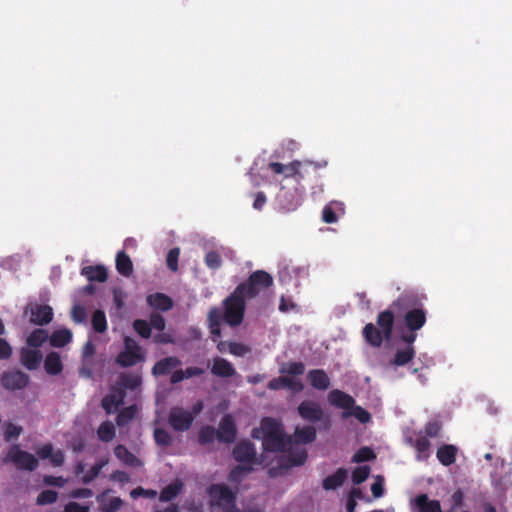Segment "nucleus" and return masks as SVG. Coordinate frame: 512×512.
<instances>
[{
	"mask_svg": "<svg viewBox=\"0 0 512 512\" xmlns=\"http://www.w3.org/2000/svg\"><path fill=\"white\" fill-rule=\"evenodd\" d=\"M401 327L409 331H419L427 320V311L422 298L413 291H405L392 302Z\"/></svg>",
	"mask_w": 512,
	"mask_h": 512,
	"instance_id": "obj_1",
	"label": "nucleus"
},
{
	"mask_svg": "<svg viewBox=\"0 0 512 512\" xmlns=\"http://www.w3.org/2000/svg\"><path fill=\"white\" fill-rule=\"evenodd\" d=\"M255 439H262V446L267 452H284L291 437L286 436L282 424L271 417L261 420L260 428H254L251 433Z\"/></svg>",
	"mask_w": 512,
	"mask_h": 512,
	"instance_id": "obj_2",
	"label": "nucleus"
},
{
	"mask_svg": "<svg viewBox=\"0 0 512 512\" xmlns=\"http://www.w3.org/2000/svg\"><path fill=\"white\" fill-rule=\"evenodd\" d=\"M396 318V310L393 309L391 304L388 309L381 311L377 315V326L373 323H368L364 326L362 335L365 341L370 346L379 348L382 346L384 341L391 340Z\"/></svg>",
	"mask_w": 512,
	"mask_h": 512,
	"instance_id": "obj_3",
	"label": "nucleus"
},
{
	"mask_svg": "<svg viewBox=\"0 0 512 512\" xmlns=\"http://www.w3.org/2000/svg\"><path fill=\"white\" fill-rule=\"evenodd\" d=\"M274 279L271 274L265 270H256L252 272L248 278L240 283L235 289L246 300L258 298L266 290L272 287Z\"/></svg>",
	"mask_w": 512,
	"mask_h": 512,
	"instance_id": "obj_4",
	"label": "nucleus"
},
{
	"mask_svg": "<svg viewBox=\"0 0 512 512\" xmlns=\"http://www.w3.org/2000/svg\"><path fill=\"white\" fill-rule=\"evenodd\" d=\"M210 508L218 507L223 512H240L235 493L225 484H211L207 488Z\"/></svg>",
	"mask_w": 512,
	"mask_h": 512,
	"instance_id": "obj_5",
	"label": "nucleus"
},
{
	"mask_svg": "<svg viewBox=\"0 0 512 512\" xmlns=\"http://www.w3.org/2000/svg\"><path fill=\"white\" fill-rule=\"evenodd\" d=\"M246 299L234 289L223 301V320L231 327L239 326L244 319Z\"/></svg>",
	"mask_w": 512,
	"mask_h": 512,
	"instance_id": "obj_6",
	"label": "nucleus"
},
{
	"mask_svg": "<svg viewBox=\"0 0 512 512\" xmlns=\"http://www.w3.org/2000/svg\"><path fill=\"white\" fill-rule=\"evenodd\" d=\"M145 360L142 347L132 338H124V350L117 357L116 362L121 367H131Z\"/></svg>",
	"mask_w": 512,
	"mask_h": 512,
	"instance_id": "obj_7",
	"label": "nucleus"
},
{
	"mask_svg": "<svg viewBox=\"0 0 512 512\" xmlns=\"http://www.w3.org/2000/svg\"><path fill=\"white\" fill-rule=\"evenodd\" d=\"M5 461L15 464L19 470L34 471L39 465L38 459L33 454L20 449L18 445L10 447Z\"/></svg>",
	"mask_w": 512,
	"mask_h": 512,
	"instance_id": "obj_8",
	"label": "nucleus"
},
{
	"mask_svg": "<svg viewBox=\"0 0 512 512\" xmlns=\"http://www.w3.org/2000/svg\"><path fill=\"white\" fill-rule=\"evenodd\" d=\"M29 383V375L18 369L5 371L1 375V384L8 391L24 390Z\"/></svg>",
	"mask_w": 512,
	"mask_h": 512,
	"instance_id": "obj_9",
	"label": "nucleus"
},
{
	"mask_svg": "<svg viewBox=\"0 0 512 512\" xmlns=\"http://www.w3.org/2000/svg\"><path fill=\"white\" fill-rule=\"evenodd\" d=\"M233 458L243 464L251 465L258 464L257 453L255 445L249 440H242L238 442L232 451Z\"/></svg>",
	"mask_w": 512,
	"mask_h": 512,
	"instance_id": "obj_10",
	"label": "nucleus"
},
{
	"mask_svg": "<svg viewBox=\"0 0 512 512\" xmlns=\"http://www.w3.org/2000/svg\"><path fill=\"white\" fill-rule=\"evenodd\" d=\"M168 422L175 431H187L193 423V414L181 407H173L170 410Z\"/></svg>",
	"mask_w": 512,
	"mask_h": 512,
	"instance_id": "obj_11",
	"label": "nucleus"
},
{
	"mask_svg": "<svg viewBox=\"0 0 512 512\" xmlns=\"http://www.w3.org/2000/svg\"><path fill=\"white\" fill-rule=\"evenodd\" d=\"M298 415L306 422L317 423L324 418L321 406L313 400H303L297 407Z\"/></svg>",
	"mask_w": 512,
	"mask_h": 512,
	"instance_id": "obj_12",
	"label": "nucleus"
},
{
	"mask_svg": "<svg viewBox=\"0 0 512 512\" xmlns=\"http://www.w3.org/2000/svg\"><path fill=\"white\" fill-rule=\"evenodd\" d=\"M284 452L287 453L283 463V467L285 468L301 466L306 462L308 457L306 448L295 444L292 439L291 442L287 443V447Z\"/></svg>",
	"mask_w": 512,
	"mask_h": 512,
	"instance_id": "obj_13",
	"label": "nucleus"
},
{
	"mask_svg": "<svg viewBox=\"0 0 512 512\" xmlns=\"http://www.w3.org/2000/svg\"><path fill=\"white\" fill-rule=\"evenodd\" d=\"M217 430V440L226 444L233 443L236 439L237 428L233 417L226 414L222 417Z\"/></svg>",
	"mask_w": 512,
	"mask_h": 512,
	"instance_id": "obj_14",
	"label": "nucleus"
},
{
	"mask_svg": "<svg viewBox=\"0 0 512 512\" xmlns=\"http://www.w3.org/2000/svg\"><path fill=\"white\" fill-rule=\"evenodd\" d=\"M267 388L273 391L287 388L294 393H299L303 391L304 385L300 379H294L281 374V376L271 379L267 384Z\"/></svg>",
	"mask_w": 512,
	"mask_h": 512,
	"instance_id": "obj_15",
	"label": "nucleus"
},
{
	"mask_svg": "<svg viewBox=\"0 0 512 512\" xmlns=\"http://www.w3.org/2000/svg\"><path fill=\"white\" fill-rule=\"evenodd\" d=\"M53 319V309L49 305L34 304L30 307V322L43 326Z\"/></svg>",
	"mask_w": 512,
	"mask_h": 512,
	"instance_id": "obj_16",
	"label": "nucleus"
},
{
	"mask_svg": "<svg viewBox=\"0 0 512 512\" xmlns=\"http://www.w3.org/2000/svg\"><path fill=\"white\" fill-rule=\"evenodd\" d=\"M125 392L122 388H111L110 392L102 399L101 406L107 414H111L124 403Z\"/></svg>",
	"mask_w": 512,
	"mask_h": 512,
	"instance_id": "obj_17",
	"label": "nucleus"
},
{
	"mask_svg": "<svg viewBox=\"0 0 512 512\" xmlns=\"http://www.w3.org/2000/svg\"><path fill=\"white\" fill-rule=\"evenodd\" d=\"M328 401L330 405L346 411L351 410L355 404V400L351 395L339 389H334L329 392Z\"/></svg>",
	"mask_w": 512,
	"mask_h": 512,
	"instance_id": "obj_18",
	"label": "nucleus"
},
{
	"mask_svg": "<svg viewBox=\"0 0 512 512\" xmlns=\"http://www.w3.org/2000/svg\"><path fill=\"white\" fill-rule=\"evenodd\" d=\"M42 353L36 349L21 348L20 362L28 370H36L42 361Z\"/></svg>",
	"mask_w": 512,
	"mask_h": 512,
	"instance_id": "obj_19",
	"label": "nucleus"
},
{
	"mask_svg": "<svg viewBox=\"0 0 512 512\" xmlns=\"http://www.w3.org/2000/svg\"><path fill=\"white\" fill-rule=\"evenodd\" d=\"M311 167L313 168V170L317 169V166H313L311 162H301L295 160L285 166L284 174L285 177H294L296 181H301L302 179H304L305 174Z\"/></svg>",
	"mask_w": 512,
	"mask_h": 512,
	"instance_id": "obj_20",
	"label": "nucleus"
},
{
	"mask_svg": "<svg viewBox=\"0 0 512 512\" xmlns=\"http://www.w3.org/2000/svg\"><path fill=\"white\" fill-rule=\"evenodd\" d=\"M310 385L320 391L327 390L330 386V378L323 369H312L307 374Z\"/></svg>",
	"mask_w": 512,
	"mask_h": 512,
	"instance_id": "obj_21",
	"label": "nucleus"
},
{
	"mask_svg": "<svg viewBox=\"0 0 512 512\" xmlns=\"http://www.w3.org/2000/svg\"><path fill=\"white\" fill-rule=\"evenodd\" d=\"M211 373L217 377L228 378L234 376L236 370L227 359L215 357L212 362Z\"/></svg>",
	"mask_w": 512,
	"mask_h": 512,
	"instance_id": "obj_22",
	"label": "nucleus"
},
{
	"mask_svg": "<svg viewBox=\"0 0 512 512\" xmlns=\"http://www.w3.org/2000/svg\"><path fill=\"white\" fill-rule=\"evenodd\" d=\"M208 326L211 335L213 336V341H216V338L221 336V322L223 320V312L218 307H212L209 310L208 317Z\"/></svg>",
	"mask_w": 512,
	"mask_h": 512,
	"instance_id": "obj_23",
	"label": "nucleus"
},
{
	"mask_svg": "<svg viewBox=\"0 0 512 512\" xmlns=\"http://www.w3.org/2000/svg\"><path fill=\"white\" fill-rule=\"evenodd\" d=\"M316 429L313 426L297 427L292 436H290L295 444H310L316 439Z\"/></svg>",
	"mask_w": 512,
	"mask_h": 512,
	"instance_id": "obj_24",
	"label": "nucleus"
},
{
	"mask_svg": "<svg viewBox=\"0 0 512 512\" xmlns=\"http://www.w3.org/2000/svg\"><path fill=\"white\" fill-rule=\"evenodd\" d=\"M348 477V471L345 468H338L335 473L327 476L322 481V487L326 491L335 490L343 485Z\"/></svg>",
	"mask_w": 512,
	"mask_h": 512,
	"instance_id": "obj_25",
	"label": "nucleus"
},
{
	"mask_svg": "<svg viewBox=\"0 0 512 512\" xmlns=\"http://www.w3.org/2000/svg\"><path fill=\"white\" fill-rule=\"evenodd\" d=\"M179 365H181V361L176 356L165 357L154 364L152 367V373L155 376L167 375L173 368H176Z\"/></svg>",
	"mask_w": 512,
	"mask_h": 512,
	"instance_id": "obj_26",
	"label": "nucleus"
},
{
	"mask_svg": "<svg viewBox=\"0 0 512 512\" xmlns=\"http://www.w3.org/2000/svg\"><path fill=\"white\" fill-rule=\"evenodd\" d=\"M146 300L149 306L163 312L169 311L173 307L172 299L164 293L157 292L150 294L147 296Z\"/></svg>",
	"mask_w": 512,
	"mask_h": 512,
	"instance_id": "obj_27",
	"label": "nucleus"
},
{
	"mask_svg": "<svg viewBox=\"0 0 512 512\" xmlns=\"http://www.w3.org/2000/svg\"><path fill=\"white\" fill-rule=\"evenodd\" d=\"M81 274L90 282H105L108 278V272L105 266H85L81 269Z\"/></svg>",
	"mask_w": 512,
	"mask_h": 512,
	"instance_id": "obj_28",
	"label": "nucleus"
},
{
	"mask_svg": "<svg viewBox=\"0 0 512 512\" xmlns=\"http://www.w3.org/2000/svg\"><path fill=\"white\" fill-rule=\"evenodd\" d=\"M458 449L451 444H444L437 450L436 457L443 466H450L456 461Z\"/></svg>",
	"mask_w": 512,
	"mask_h": 512,
	"instance_id": "obj_29",
	"label": "nucleus"
},
{
	"mask_svg": "<svg viewBox=\"0 0 512 512\" xmlns=\"http://www.w3.org/2000/svg\"><path fill=\"white\" fill-rule=\"evenodd\" d=\"M45 371L50 375H58L63 370L61 357L57 352H50L44 360Z\"/></svg>",
	"mask_w": 512,
	"mask_h": 512,
	"instance_id": "obj_30",
	"label": "nucleus"
},
{
	"mask_svg": "<svg viewBox=\"0 0 512 512\" xmlns=\"http://www.w3.org/2000/svg\"><path fill=\"white\" fill-rule=\"evenodd\" d=\"M115 265L118 273L124 277H129L133 273V263L124 251H119L117 253Z\"/></svg>",
	"mask_w": 512,
	"mask_h": 512,
	"instance_id": "obj_31",
	"label": "nucleus"
},
{
	"mask_svg": "<svg viewBox=\"0 0 512 512\" xmlns=\"http://www.w3.org/2000/svg\"><path fill=\"white\" fill-rule=\"evenodd\" d=\"M52 347L61 348L72 341V332L67 328L55 330L49 338Z\"/></svg>",
	"mask_w": 512,
	"mask_h": 512,
	"instance_id": "obj_32",
	"label": "nucleus"
},
{
	"mask_svg": "<svg viewBox=\"0 0 512 512\" xmlns=\"http://www.w3.org/2000/svg\"><path fill=\"white\" fill-rule=\"evenodd\" d=\"M419 512H442L440 501L429 500L427 494H420L415 499Z\"/></svg>",
	"mask_w": 512,
	"mask_h": 512,
	"instance_id": "obj_33",
	"label": "nucleus"
},
{
	"mask_svg": "<svg viewBox=\"0 0 512 512\" xmlns=\"http://www.w3.org/2000/svg\"><path fill=\"white\" fill-rule=\"evenodd\" d=\"M114 454L121 462L128 466L135 467L141 465L140 460L122 444H118L114 448Z\"/></svg>",
	"mask_w": 512,
	"mask_h": 512,
	"instance_id": "obj_34",
	"label": "nucleus"
},
{
	"mask_svg": "<svg viewBox=\"0 0 512 512\" xmlns=\"http://www.w3.org/2000/svg\"><path fill=\"white\" fill-rule=\"evenodd\" d=\"M183 483L179 480L173 481L164 487L159 495V500L161 502H169L175 499L180 492L182 491Z\"/></svg>",
	"mask_w": 512,
	"mask_h": 512,
	"instance_id": "obj_35",
	"label": "nucleus"
},
{
	"mask_svg": "<svg viewBox=\"0 0 512 512\" xmlns=\"http://www.w3.org/2000/svg\"><path fill=\"white\" fill-rule=\"evenodd\" d=\"M414 347H405L404 349H397L392 364L396 366H404L408 364L415 357Z\"/></svg>",
	"mask_w": 512,
	"mask_h": 512,
	"instance_id": "obj_36",
	"label": "nucleus"
},
{
	"mask_svg": "<svg viewBox=\"0 0 512 512\" xmlns=\"http://www.w3.org/2000/svg\"><path fill=\"white\" fill-rule=\"evenodd\" d=\"M279 372L282 375L300 376L305 372V365L300 361L287 362L280 366Z\"/></svg>",
	"mask_w": 512,
	"mask_h": 512,
	"instance_id": "obj_37",
	"label": "nucleus"
},
{
	"mask_svg": "<svg viewBox=\"0 0 512 512\" xmlns=\"http://www.w3.org/2000/svg\"><path fill=\"white\" fill-rule=\"evenodd\" d=\"M48 332L44 329L38 328L33 330L26 339L28 346L38 348L43 345L48 339Z\"/></svg>",
	"mask_w": 512,
	"mask_h": 512,
	"instance_id": "obj_38",
	"label": "nucleus"
},
{
	"mask_svg": "<svg viewBox=\"0 0 512 512\" xmlns=\"http://www.w3.org/2000/svg\"><path fill=\"white\" fill-rule=\"evenodd\" d=\"M98 438L105 443L112 441L115 437V427L110 421H104L97 429Z\"/></svg>",
	"mask_w": 512,
	"mask_h": 512,
	"instance_id": "obj_39",
	"label": "nucleus"
},
{
	"mask_svg": "<svg viewBox=\"0 0 512 512\" xmlns=\"http://www.w3.org/2000/svg\"><path fill=\"white\" fill-rule=\"evenodd\" d=\"M137 408L135 405H131L123 408L116 417V424L119 427H124L130 423L135 417Z\"/></svg>",
	"mask_w": 512,
	"mask_h": 512,
	"instance_id": "obj_40",
	"label": "nucleus"
},
{
	"mask_svg": "<svg viewBox=\"0 0 512 512\" xmlns=\"http://www.w3.org/2000/svg\"><path fill=\"white\" fill-rule=\"evenodd\" d=\"M253 470L254 468L251 465H237L230 471L228 479L231 482L239 483L245 475L251 473Z\"/></svg>",
	"mask_w": 512,
	"mask_h": 512,
	"instance_id": "obj_41",
	"label": "nucleus"
},
{
	"mask_svg": "<svg viewBox=\"0 0 512 512\" xmlns=\"http://www.w3.org/2000/svg\"><path fill=\"white\" fill-rule=\"evenodd\" d=\"M354 416L359 422L365 424L371 420V414L361 406H353L352 411H344L343 418Z\"/></svg>",
	"mask_w": 512,
	"mask_h": 512,
	"instance_id": "obj_42",
	"label": "nucleus"
},
{
	"mask_svg": "<svg viewBox=\"0 0 512 512\" xmlns=\"http://www.w3.org/2000/svg\"><path fill=\"white\" fill-rule=\"evenodd\" d=\"M217 439V430L212 426H204L200 429L198 441L201 445L213 443Z\"/></svg>",
	"mask_w": 512,
	"mask_h": 512,
	"instance_id": "obj_43",
	"label": "nucleus"
},
{
	"mask_svg": "<svg viewBox=\"0 0 512 512\" xmlns=\"http://www.w3.org/2000/svg\"><path fill=\"white\" fill-rule=\"evenodd\" d=\"M92 327L97 333H103L107 329V320L104 311L95 310L92 315Z\"/></svg>",
	"mask_w": 512,
	"mask_h": 512,
	"instance_id": "obj_44",
	"label": "nucleus"
},
{
	"mask_svg": "<svg viewBox=\"0 0 512 512\" xmlns=\"http://www.w3.org/2000/svg\"><path fill=\"white\" fill-rule=\"evenodd\" d=\"M376 458L374 451L367 446L361 447L357 450V452L352 457L353 463H361L366 461H371Z\"/></svg>",
	"mask_w": 512,
	"mask_h": 512,
	"instance_id": "obj_45",
	"label": "nucleus"
},
{
	"mask_svg": "<svg viewBox=\"0 0 512 512\" xmlns=\"http://www.w3.org/2000/svg\"><path fill=\"white\" fill-rule=\"evenodd\" d=\"M370 471H371V469L368 465H362V466L356 467L352 471V475H351L352 482L356 485L363 483L369 477Z\"/></svg>",
	"mask_w": 512,
	"mask_h": 512,
	"instance_id": "obj_46",
	"label": "nucleus"
},
{
	"mask_svg": "<svg viewBox=\"0 0 512 512\" xmlns=\"http://www.w3.org/2000/svg\"><path fill=\"white\" fill-rule=\"evenodd\" d=\"M108 463V460H102L99 463L93 465L89 471L82 477V482L84 484L91 483L95 478H97L103 469V467Z\"/></svg>",
	"mask_w": 512,
	"mask_h": 512,
	"instance_id": "obj_47",
	"label": "nucleus"
},
{
	"mask_svg": "<svg viewBox=\"0 0 512 512\" xmlns=\"http://www.w3.org/2000/svg\"><path fill=\"white\" fill-rule=\"evenodd\" d=\"M154 440L157 445L167 447L173 442L172 436L163 428H156L154 430Z\"/></svg>",
	"mask_w": 512,
	"mask_h": 512,
	"instance_id": "obj_48",
	"label": "nucleus"
},
{
	"mask_svg": "<svg viewBox=\"0 0 512 512\" xmlns=\"http://www.w3.org/2000/svg\"><path fill=\"white\" fill-rule=\"evenodd\" d=\"M58 499V493L54 490H43L41 491L36 499L38 505H49L53 504Z\"/></svg>",
	"mask_w": 512,
	"mask_h": 512,
	"instance_id": "obj_49",
	"label": "nucleus"
},
{
	"mask_svg": "<svg viewBox=\"0 0 512 512\" xmlns=\"http://www.w3.org/2000/svg\"><path fill=\"white\" fill-rule=\"evenodd\" d=\"M134 330L144 339H148L151 336V326L149 322L143 319H136L133 322Z\"/></svg>",
	"mask_w": 512,
	"mask_h": 512,
	"instance_id": "obj_50",
	"label": "nucleus"
},
{
	"mask_svg": "<svg viewBox=\"0 0 512 512\" xmlns=\"http://www.w3.org/2000/svg\"><path fill=\"white\" fill-rule=\"evenodd\" d=\"M204 262L206 266L212 270L219 269L222 265L221 255L217 251H209L206 253Z\"/></svg>",
	"mask_w": 512,
	"mask_h": 512,
	"instance_id": "obj_51",
	"label": "nucleus"
},
{
	"mask_svg": "<svg viewBox=\"0 0 512 512\" xmlns=\"http://www.w3.org/2000/svg\"><path fill=\"white\" fill-rule=\"evenodd\" d=\"M414 447L419 454L418 458H427L429 456L430 441L427 437L417 438Z\"/></svg>",
	"mask_w": 512,
	"mask_h": 512,
	"instance_id": "obj_52",
	"label": "nucleus"
},
{
	"mask_svg": "<svg viewBox=\"0 0 512 512\" xmlns=\"http://www.w3.org/2000/svg\"><path fill=\"white\" fill-rule=\"evenodd\" d=\"M180 255V249L178 247L172 248L168 251L167 257H166V264L167 267L173 271H178V259Z\"/></svg>",
	"mask_w": 512,
	"mask_h": 512,
	"instance_id": "obj_53",
	"label": "nucleus"
},
{
	"mask_svg": "<svg viewBox=\"0 0 512 512\" xmlns=\"http://www.w3.org/2000/svg\"><path fill=\"white\" fill-rule=\"evenodd\" d=\"M120 384L123 388L136 389L141 384V378L133 375H122L120 378Z\"/></svg>",
	"mask_w": 512,
	"mask_h": 512,
	"instance_id": "obj_54",
	"label": "nucleus"
},
{
	"mask_svg": "<svg viewBox=\"0 0 512 512\" xmlns=\"http://www.w3.org/2000/svg\"><path fill=\"white\" fill-rule=\"evenodd\" d=\"M22 431V427L13 423H8L4 432L5 440L9 442L12 439H17L21 435Z\"/></svg>",
	"mask_w": 512,
	"mask_h": 512,
	"instance_id": "obj_55",
	"label": "nucleus"
},
{
	"mask_svg": "<svg viewBox=\"0 0 512 512\" xmlns=\"http://www.w3.org/2000/svg\"><path fill=\"white\" fill-rule=\"evenodd\" d=\"M71 317L76 323H83L87 318L86 310L81 305H74L71 311Z\"/></svg>",
	"mask_w": 512,
	"mask_h": 512,
	"instance_id": "obj_56",
	"label": "nucleus"
},
{
	"mask_svg": "<svg viewBox=\"0 0 512 512\" xmlns=\"http://www.w3.org/2000/svg\"><path fill=\"white\" fill-rule=\"evenodd\" d=\"M150 326L155 328L156 330L163 331L166 326V321L164 317L159 313H152L150 316Z\"/></svg>",
	"mask_w": 512,
	"mask_h": 512,
	"instance_id": "obj_57",
	"label": "nucleus"
},
{
	"mask_svg": "<svg viewBox=\"0 0 512 512\" xmlns=\"http://www.w3.org/2000/svg\"><path fill=\"white\" fill-rule=\"evenodd\" d=\"M123 501L119 497H113L111 498L108 503L104 504L102 506L103 512H116L120 509L122 506Z\"/></svg>",
	"mask_w": 512,
	"mask_h": 512,
	"instance_id": "obj_58",
	"label": "nucleus"
},
{
	"mask_svg": "<svg viewBox=\"0 0 512 512\" xmlns=\"http://www.w3.org/2000/svg\"><path fill=\"white\" fill-rule=\"evenodd\" d=\"M322 220L325 223L332 224L337 222L338 216L333 210V208L329 205H326L322 210Z\"/></svg>",
	"mask_w": 512,
	"mask_h": 512,
	"instance_id": "obj_59",
	"label": "nucleus"
},
{
	"mask_svg": "<svg viewBox=\"0 0 512 512\" xmlns=\"http://www.w3.org/2000/svg\"><path fill=\"white\" fill-rule=\"evenodd\" d=\"M450 503L451 509L455 511L462 507L464 505V493L460 489L456 490L450 498Z\"/></svg>",
	"mask_w": 512,
	"mask_h": 512,
	"instance_id": "obj_60",
	"label": "nucleus"
},
{
	"mask_svg": "<svg viewBox=\"0 0 512 512\" xmlns=\"http://www.w3.org/2000/svg\"><path fill=\"white\" fill-rule=\"evenodd\" d=\"M229 352L235 356H244L249 352V348L242 343L230 342Z\"/></svg>",
	"mask_w": 512,
	"mask_h": 512,
	"instance_id": "obj_61",
	"label": "nucleus"
},
{
	"mask_svg": "<svg viewBox=\"0 0 512 512\" xmlns=\"http://www.w3.org/2000/svg\"><path fill=\"white\" fill-rule=\"evenodd\" d=\"M441 425L437 421H432L426 424L425 433L427 437H437L440 433Z\"/></svg>",
	"mask_w": 512,
	"mask_h": 512,
	"instance_id": "obj_62",
	"label": "nucleus"
},
{
	"mask_svg": "<svg viewBox=\"0 0 512 512\" xmlns=\"http://www.w3.org/2000/svg\"><path fill=\"white\" fill-rule=\"evenodd\" d=\"M12 355V347L10 344L3 338H0V359L6 360L9 359Z\"/></svg>",
	"mask_w": 512,
	"mask_h": 512,
	"instance_id": "obj_63",
	"label": "nucleus"
},
{
	"mask_svg": "<svg viewBox=\"0 0 512 512\" xmlns=\"http://www.w3.org/2000/svg\"><path fill=\"white\" fill-rule=\"evenodd\" d=\"M87 506L80 505L77 502H69L65 505L64 512H88Z\"/></svg>",
	"mask_w": 512,
	"mask_h": 512,
	"instance_id": "obj_64",
	"label": "nucleus"
}]
</instances>
